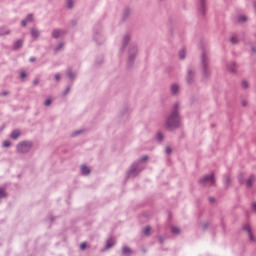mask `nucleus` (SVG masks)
Masks as SVG:
<instances>
[{"instance_id":"obj_1","label":"nucleus","mask_w":256,"mask_h":256,"mask_svg":"<svg viewBox=\"0 0 256 256\" xmlns=\"http://www.w3.org/2000/svg\"><path fill=\"white\" fill-rule=\"evenodd\" d=\"M31 149H33V142L29 140L21 141L16 145V153L19 155H27Z\"/></svg>"},{"instance_id":"obj_2","label":"nucleus","mask_w":256,"mask_h":256,"mask_svg":"<svg viewBox=\"0 0 256 256\" xmlns=\"http://www.w3.org/2000/svg\"><path fill=\"white\" fill-rule=\"evenodd\" d=\"M143 171V165H139L136 161H134L128 171L126 172V179H133L139 175Z\"/></svg>"},{"instance_id":"obj_3","label":"nucleus","mask_w":256,"mask_h":256,"mask_svg":"<svg viewBox=\"0 0 256 256\" xmlns=\"http://www.w3.org/2000/svg\"><path fill=\"white\" fill-rule=\"evenodd\" d=\"M200 185H214L215 184V174L210 173L202 176L199 180Z\"/></svg>"},{"instance_id":"obj_4","label":"nucleus","mask_w":256,"mask_h":256,"mask_svg":"<svg viewBox=\"0 0 256 256\" xmlns=\"http://www.w3.org/2000/svg\"><path fill=\"white\" fill-rule=\"evenodd\" d=\"M167 123L169 127H179V123H181V120L179 119V114L177 113V111L171 114V116L168 118Z\"/></svg>"},{"instance_id":"obj_5","label":"nucleus","mask_w":256,"mask_h":256,"mask_svg":"<svg viewBox=\"0 0 256 256\" xmlns=\"http://www.w3.org/2000/svg\"><path fill=\"white\" fill-rule=\"evenodd\" d=\"M92 171L93 169L91 166H89V164L84 163L80 165V175H82V177H89Z\"/></svg>"},{"instance_id":"obj_6","label":"nucleus","mask_w":256,"mask_h":256,"mask_svg":"<svg viewBox=\"0 0 256 256\" xmlns=\"http://www.w3.org/2000/svg\"><path fill=\"white\" fill-rule=\"evenodd\" d=\"M115 243H117V240H115L114 237H109L106 242L104 247L102 248V251H109L110 249H113V247H115Z\"/></svg>"},{"instance_id":"obj_7","label":"nucleus","mask_w":256,"mask_h":256,"mask_svg":"<svg viewBox=\"0 0 256 256\" xmlns=\"http://www.w3.org/2000/svg\"><path fill=\"white\" fill-rule=\"evenodd\" d=\"M244 231H247L248 233V239L250 243H256V236L255 234H253V232L251 231V226L249 224H245L243 226Z\"/></svg>"},{"instance_id":"obj_8","label":"nucleus","mask_w":256,"mask_h":256,"mask_svg":"<svg viewBox=\"0 0 256 256\" xmlns=\"http://www.w3.org/2000/svg\"><path fill=\"white\" fill-rule=\"evenodd\" d=\"M21 135H23V133L21 132V130L19 129H15L10 133V138L17 140L19 139V137H21Z\"/></svg>"},{"instance_id":"obj_9","label":"nucleus","mask_w":256,"mask_h":256,"mask_svg":"<svg viewBox=\"0 0 256 256\" xmlns=\"http://www.w3.org/2000/svg\"><path fill=\"white\" fill-rule=\"evenodd\" d=\"M255 175H250L246 180V187H253V183H255Z\"/></svg>"},{"instance_id":"obj_10","label":"nucleus","mask_w":256,"mask_h":256,"mask_svg":"<svg viewBox=\"0 0 256 256\" xmlns=\"http://www.w3.org/2000/svg\"><path fill=\"white\" fill-rule=\"evenodd\" d=\"M148 159H149V156L143 155V156L139 157V158H138L136 161H134V162L138 163V165H143V163L147 162Z\"/></svg>"},{"instance_id":"obj_11","label":"nucleus","mask_w":256,"mask_h":256,"mask_svg":"<svg viewBox=\"0 0 256 256\" xmlns=\"http://www.w3.org/2000/svg\"><path fill=\"white\" fill-rule=\"evenodd\" d=\"M171 233L172 235H181V228L179 226H172Z\"/></svg>"},{"instance_id":"obj_12","label":"nucleus","mask_w":256,"mask_h":256,"mask_svg":"<svg viewBox=\"0 0 256 256\" xmlns=\"http://www.w3.org/2000/svg\"><path fill=\"white\" fill-rule=\"evenodd\" d=\"M31 21H33V15H28L27 17H26V19L25 20H22V22H21V24H22V27H25V25H27V23H29V22H31Z\"/></svg>"},{"instance_id":"obj_13","label":"nucleus","mask_w":256,"mask_h":256,"mask_svg":"<svg viewBox=\"0 0 256 256\" xmlns=\"http://www.w3.org/2000/svg\"><path fill=\"white\" fill-rule=\"evenodd\" d=\"M163 139H165V134H163V132H161V131L157 132L156 133V141L161 143V141H163Z\"/></svg>"},{"instance_id":"obj_14","label":"nucleus","mask_w":256,"mask_h":256,"mask_svg":"<svg viewBox=\"0 0 256 256\" xmlns=\"http://www.w3.org/2000/svg\"><path fill=\"white\" fill-rule=\"evenodd\" d=\"M61 36H63V31L61 30H55L52 32V37L54 39H58V37H61Z\"/></svg>"},{"instance_id":"obj_15","label":"nucleus","mask_w":256,"mask_h":256,"mask_svg":"<svg viewBox=\"0 0 256 256\" xmlns=\"http://www.w3.org/2000/svg\"><path fill=\"white\" fill-rule=\"evenodd\" d=\"M122 253H123L124 255H131V248H129V247H127V246H124V247L122 248Z\"/></svg>"},{"instance_id":"obj_16","label":"nucleus","mask_w":256,"mask_h":256,"mask_svg":"<svg viewBox=\"0 0 256 256\" xmlns=\"http://www.w3.org/2000/svg\"><path fill=\"white\" fill-rule=\"evenodd\" d=\"M11 141H9V140H4L3 142H2V147H4V148H6V149H9V147H11Z\"/></svg>"},{"instance_id":"obj_17","label":"nucleus","mask_w":256,"mask_h":256,"mask_svg":"<svg viewBox=\"0 0 256 256\" xmlns=\"http://www.w3.org/2000/svg\"><path fill=\"white\" fill-rule=\"evenodd\" d=\"M207 227H209V223L207 221H203L200 223V229H202V231H205Z\"/></svg>"},{"instance_id":"obj_18","label":"nucleus","mask_w":256,"mask_h":256,"mask_svg":"<svg viewBox=\"0 0 256 256\" xmlns=\"http://www.w3.org/2000/svg\"><path fill=\"white\" fill-rule=\"evenodd\" d=\"M143 233H144V235H150V233H151V226L144 227Z\"/></svg>"},{"instance_id":"obj_19","label":"nucleus","mask_w":256,"mask_h":256,"mask_svg":"<svg viewBox=\"0 0 256 256\" xmlns=\"http://www.w3.org/2000/svg\"><path fill=\"white\" fill-rule=\"evenodd\" d=\"M171 91L173 95L177 94V92L179 91V86H177L176 84L172 85Z\"/></svg>"},{"instance_id":"obj_20","label":"nucleus","mask_w":256,"mask_h":256,"mask_svg":"<svg viewBox=\"0 0 256 256\" xmlns=\"http://www.w3.org/2000/svg\"><path fill=\"white\" fill-rule=\"evenodd\" d=\"M79 135H83V130H76L72 133V137H79Z\"/></svg>"},{"instance_id":"obj_21","label":"nucleus","mask_w":256,"mask_h":256,"mask_svg":"<svg viewBox=\"0 0 256 256\" xmlns=\"http://www.w3.org/2000/svg\"><path fill=\"white\" fill-rule=\"evenodd\" d=\"M3 35H9V30H7V28L0 29V36H3Z\"/></svg>"},{"instance_id":"obj_22","label":"nucleus","mask_w":256,"mask_h":256,"mask_svg":"<svg viewBox=\"0 0 256 256\" xmlns=\"http://www.w3.org/2000/svg\"><path fill=\"white\" fill-rule=\"evenodd\" d=\"M238 180H239L240 183H245V174L240 173L238 175Z\"/></svg>"},{"instance_id":"obj_23","label":"nucleus","mask_w":256,"mask_h":256,"mask_svg":"<svg viewBox=\"0 0 256 256\" xmlns=\"http://www.w3.org/2000/svg\"><path fill=\"white\" fill-rule=\"evenodd\" d=\"M4 197H7V192H5V189L0 188V199H4Z\"/></svg>"},{"instance_id":"obj_24","label":"nucleus","mask_w":256,"mask_h":256,"mask_svg":"<svg viewBox=\"0 0 256 256\" xmlns=\"http://www.w3.org/2000/svg\"><path fill=\"white\" fill-rule=\"evenodd\" d=\"M165 153L166 155H171V153H173V149L170 146H166Z\"/></svg>"},{"instance_id":"obj_25","label":"nucleus","mask_w":256,"mask_h":256,"mask_svg":"<svg viewBox=\"0 0 256 256\" xmlns=\"http://www.w3.org/2000/svg\"><path fill=\"white\" fill-rule=\"evenodd\" d=\"M224 181L226 185H229L231 183V176L230 175H225L224 176Z\"/></svg>"},{"instance_id":"obj_26","label":"nucleus","mask_w":256,"mask_h":256,"mask_svg":"<svg viewBox=\"0 0 256 256\" xmlns=\"http://www.w3.org/2000/svg\"><path fill=\"white\" fill-rule=\"evenodd\" d=\"M21 45H23V41L18 40L15 45H14V49H19V47H21Z\"/></svg>"},{"instance_id":"obj_27","label":"nucleus","mask_w":256,"mask_h":256,"mask_svg":"<svg viewBox=\"0 0 256 256\" xmlns=\"http://www.w3.org/2000/svg\"><path fill=\"white\" fill-rule=\"evenodd\" d=\"M31 33L34 37H39V31L37 29H32Z\"/></svg>"},{"instance_id":"obj_28","label":"nucleus","mask_w":256,"mask_h":256,"mask_svg":"<svg viewBox=\"0 0 256 256\" xmlns=\"http://www.w3.org/2000/svg\"><path fill=\"white\" fill-rule=\"evenodd\" d=\"M158 241H159V243H165V236L159 235L158 236Z\"/></svg>"},{"instance_id":"obj_29","label":"nucleus","mask_w":256,"mask_h":256,"mask_svg":"<svg viewBox=\"0 0 256 256\" xmlns=\"http://www.w3.org/2000/svg\"><path fill=\"white\" fill-rule=\"evenodd\" d=\"M180 59H185V50L179 52Z\"/></svg>"},{"instance_id":"obj_30","label":"nucleus","mask_w":256,"mask_h":256,"mask_svg":"<svg viewBox=\"0 0 256 256\" xmlns=\"http://www.w3.org/2000/svg\"><path fill=\"white\" fill-rule=\"evenodd\" d=\"M239 23H243V21H247V18L245 16H240L238 18Z\"/></svg>"},{"instance_id":"obj_31","label":"nucleus","mask_w":256,"mask_h":256,"mask_svg":"<svg viewBox=\"0 0 256 256\" xmlns=\"http://www.w3.org/2000/svg\"><path fill=\"white\" fill-rule=\"evenodd\" d=\"M80 249H81L82 251H85V249H87V243H82V244L80 245Z\"/></svg>"},{"instance_id":"obj_32","label":"nucleus","mask_w":256,"mask_h":256,"mask_svg":"<svg viewBox=\"0 0 256 256\" xmlns=\"http://www.w3.org/2000/svg\"><path fill=\"white\" fill-rule=\"evenodd\" d=\"M44 105L46 106V107H49V105H51V99H46V101L44 102Z\"/></svg>"},{"instance_id":"obj_33","label":"nucleus","mask_w":256,"mask_h":256,"mask_svg":"<svg viewBox=\"0 0 256 256\" xmlns=\"http://www.w3.org/2000/svg\"><path fill=\"white\" fill-rule=\"evenodd\" d=\"M68 8L71 9L73 7V0H67Z\"/></svg>"},{"instance_id":"obj_34","label":"nucleus","mask_w":256,"mask_h":256,"mask_svg":"<svg viewBox=\"0 0 256 256\" xmlns=\"http://www.w3.org/2000/svg\"><path fill=\"white\" fill-rule=\"evenodd\" d=\"M242 87H243L244 89H247V87H249V84H247V81H243V82H242Z\"/></svg>"},{"instance_id":"obj_35","label":"nucleus","mask_w":256,"mask_h":256,"mask_svg":"<svg viewBox=\"0 0 256 256\" xmlns=\"http://www.w3.org/2000/svg\"><path fill=\"white\" fill-rule=\"evenodd\" d=\"M230 41H231V43H237V38H236V37H232V38L230 39Z\"/></svg>"},{"instance_id":"obj_36","label":"nucleus","mask_w":256,"mask_h":256,"mask_svg":"<svg viewBox=\"0 0 256 256\" xmlns=\"http://www.w3.org/2000/svg\"><path fill=\"white\" fill-rule=\"evenodd\" d=\"M20 77H21V79H25V77H26L25 72H21V73H20Z\"/></svg>"},{"instance_id":"obj_37","label":"nucleus","mask_w":256,"mask_h":256,"mask_svg":"<svg viewBox=\"0 0 256 256\" xmlns=\"http://www.w3.org/2000/svg\"><path fill=\"white\" fill-rule=\"evenodd\" d=\"M33 84H34V85H38V84H39V79H37V78L34 79Z\"/></svg>"},{"instance_id":"obj_38","label":"nucleus","mask_w":256,"mask_h":256,"mask_svg":"<svg viewBox=\"0 0 256 256\" xmlns=\"http://www.w3.org/2000/svg\"><path fill=\"white\" fill-rule=\"evenodd\" d=\"M55 79H56V81H59V79H61V76L59 74H56Z\"/></svg>"},{"instance_id":"obj_39","label":"nucleus","mask_w":256,"mask_h":256,"mask_svg":"<svg viewBox=\"0 0 256 256\" xmlns=\"http://www.w3.org/2000/svg\"><path fill=\"white\" fill-rule=\"evenodd\" d=\"M63 48V44H59V46L56 48V51H59V49Z\"/></svg>"},{"instance_id":"obj_40","label":"nucleus","mask_w":256,"mask_h":256,"mask_svg":"<svg viewBox=\"0 0 256 256\" xmlns=\"http://www.w3.org/2000/svg\"><path fill=\"white\" fill-rule=\"evenodd\" d=\"M200 2H201V7H202V9H204V7H205V2H203V0H200Z\"/></svg>"},{"instance_id":"obj_41","label":"nucleus","mask_w":256,"mask_h":256,"mask_svg":"<svg viewBox=\"0 0 256 256\" xmlns=\"http://www.w3.org/2000/svg\"><path fill=\"white\" fill-rule=\"evenodd\" d=\"M210 203H215V198H209Z\"/></svg>"},{"instance_id":"obj_42","label":"nucleus","mask_w":256,"mask_h":256,"mask_svg":"<svg viewBox=\"0 0 256 256\" xmlns=\"http://www.w3.org/2000/svg\"><path fill=\"white\" fill-rule=\"evenodd\" d=\"M30 61L33 63V61H35V58H30Z\"/></svg>"},{"instance_id":"obj_43","label":"nucleus","mask_w":256,"mask_h":256,"mask_svg":"<svg viewBox=\"0 0 256 256\" xmlns=\"http://www.w3.org/2000/svg\"><path fill=\"white\" fill-rule=\"evenodd\" d=\"M68 75H69L70 78L73 77V75H71V73H69Z\"/></svg>"},{"instance_id":"obj_44","label":"nucleus","mask_w":256,"mask_h":256,"mask_svg":"<svg viewBox=\"0 0 256 256\" xmlns=\"http://www.w3.org/2000/svg\"><path fill=\"white\" fill-rule=\"evenodd\" d=\"M3 95H7V93H4Z\"/></svg>"}]
</instances>
